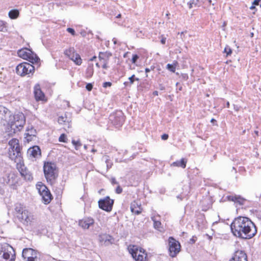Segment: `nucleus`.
Returning <instances> with one entry per match:
<instances>
[{
	"instance_id": "1",
	"label": "nucleus",
	"mask_w": 261,
	"mask_h": 261,
	"mask_svg": "<svg viewBox=\"0 0 261 261\" xmlns=\"http://www.w3.org/2000/svg\"><path fill=\"white\" fill-rule=\"evenodd\" d=\"M230 229L234 236L245 240L252 238L257 233L254 223L249 218L243 216L234 219Z\"/></svg>"
},
{
	"instance_id": "2",
	"label": "nucleus",
	"mask_w": 261,
	"mask_h": 261,
	"mask_svg": "<svg viewBox=\"0 0 261 261\" xmlns=\"http://www.w3.org/2000/svg\"><path fill=\"white\" fill-rule=\"evenodd\" d=\"M7 123V132L8 135L13 136L19 132L25 123V118L22 113L14 115L6 107L0 106V123Z\"/></svg>"
},
{
	"instance_id": "3",
	"label": "nucleus",
	"mask_w": 261,
	"mask_h": 261,
	"mask_svg": "<svg viewBox=\"0 0 261 261\" xmlns=\"http://www.w3.org/2000/svg\"><path fill=\"white\" fill-rule=\"evenodd\" d=\"M43 172L47 182L50 185H54L58 177L56 164L51 162H44Z\"/></svg>"
},
{
	"instance_id": "4",
	"label": "nucleus",
	"mask_w": 261,
	"mask_h": 261,
	"mask_svg": "<svg viewBox=\"0 0 261 261\" xmlns=\"http://www.w3.org/2000/svg\"><path fill=\"white\" fill-rule=\"evenodd\" d=\"M0 257L5 261H15V253L13 248L8 244L0 245Z\"/></svg>"
},
{
	"instance_id": "5",
	"label": "nucleus",
	"mask_w": 261,
	"mask_h": 261,
	"mask_svg": "<svg viewBox=\"0 0 261 261\" xmlns=\"http://www.w3.org/2000/svg\"><path fill=\"white\" fill-rule=\"evenodd\" d=\"M17 54L19 57L29 61L32 64L38 63L40 61V58L32 50L27 48L18 50Z\"/></svg>"
},
{
	"instance_id": "6",
	"label": "nucleus",
	"mask_w": 261,
	"mask_h": 261,
	"mask_svg": "<svg viewBox=\"0 0 261 261\" xmlns=\"http://www.w3.org/2000/svg\"><path fill=\"white\" fill-rule=\"evenodd\" d=\"M125 117L122 111H116L111 113L109 117V121L116 128L121 126L125 121Z\"/></svg>"
},
{
	"instance_id": "7",
	"label": "nucleus",
	"mask_w": 261,
	"mask_h": 261,
	"mask_svg": "<svg viewBox=\"0 0 261 261\" xmlns=\"http://www.w3.org/2000/svg\"><path fill=\"white\" fill-rule=\"evenodd\" d=\"M35 67L32 64L23 62L18 64L16 67V72L20 76H25L34 72Z\"/></svg>"
},
{
	"instance_id": "8",
	"label": "nucleus",
	"mask_w": 261,
	"mask_h": 261,
	"mask_svg": "<svg viewBox=\"0 0 261 261\" xmlns=\"http://www.w3.org/2000/svg\"><path fill=\"white\" fill-rule=\"evenodd\" d=\"M169 255L172 257H175L180 250V244L173 237L168 239Z\"/></svg>"
},
{
	"instance_id": "9",
	"label": "nucleus",
	"mask_w": 261,
	"mask_h": 261,
	"mask_svg": "<svg viewBox=\"0 0 261 261\" xmlns=\"http://www.w3.org/2000/svg\"><path fill=\"white\" fill-rule=\"evenodd\" d=\"M114 203V200L111 199L109 196L102 199H100L98 201L99 208L107 212H111Z\"/></svg>"
},
{
	"instance_id": "10",
	"label": "nucleus",
	"mask_w": 261,
	"mask_h": 261,
	"mask_svg": "<svg viewBox=\"0 0 261 261\" xmlns=\"http://www.w3.org/2000/svg\"><path fill=\"white\" fill-rule=\"evenodd\" d=\"M129 253L132 255V257L136 261H147V254L145 256L143 254L139 253L138 255V247L135 245H130L127 248Z\"/></svg>"
},
{
	"instance_id": "11",
	"label": "nucleus",
	"mask_w": 261,
	"mask_h": 261,
	"mask_svg": "<svg viewBox=\"0 0 261 261\" xmlns=\"http://www.w3.org/2000/svg\"><path fill=\"white\" fill-rule=\"evenodd\" d=\"M38 251L31 248H26L23 249L22 256L27 261H35L37 258Z\"/></svg>"
},
{
	"instance_id": "12",
	"label": "nucleus",
	"mask_w": 261,
	"mask_h": 261,
	"mask_svg": "<svg viewBox=\"0 0 261 261\" xmlns=\"http://www.w3.org/2000/svg\"><path fill=\"white\" fill-rule=\"evenodd\" d=\"M16 217L23 225L28 226L31 224L33 220V217L31 214L27 210L21 214L17 215Z\"/></svg>"
},
{
	"instance_id": "13",
	"label": "nucleus",
	"mask_w": 261,
	"mask_h": 261,
	"mask_svg": "<svg viewBox=\"0 0 261 261\" xmlns=\"http://www.w3.org/2000/svg\"><path fill=\"white\" fill-rule=\"evenodd\" d=\"M71 117L70 113H65L64 115L58 117V122L59 124L67 125V128L71 127Z\"/></svg>"
},
{
	"instance_id": "14",
	"label": "nucleus",
	"mask_w": 261,
	"mask_h": 261,
	"mask_svg": "<svg viewBox=\"0 0 261 261\" xmlns=\"http://www.w3.org/2000/svg\"><path fill=\"white\" fill-rule=\"evenodd\" d=\"M229 261H248L247 256L244 251L237 250Z\"/></svg>"
},
{
	"instance_id": "15",
	"label": "nucleus",
	"mask_w": 261,
	"mask_h": 261,
	"mask_svg": "<svg viewBox=\"0 0 261 261\" xmlns=\"http://www.w3.org/2000/svg\"><path fill=\"white\" fill-rule=\"evenodd\" d=\"M19 172L22 177L26 180L32 181L33 179L32 173L29 171L27 168L24 165H20Z\"/></svg>"
},
{
	"instance_id": "16",
	"label": "nucleus",
	"mask_w": 261,
	"mask_h": 261,
	"mask_svg": "<svg viewBox=\"0 0 261 261\" xmlns=\"http://www.w3.org/2000/svg\"><path fill=\"white\" fill-rule=\"evenodd\" d=\"M228 201H233L237 204L239 205H243L245 204L246 200L238 195H228L225 198Z\"/></svg>"
},
{
	"instance_id": "17",
	"label": "nucleus",
	"mask_w": 261,
	"mask_h": 261,
	"mask_svg": "<svg viewBox=\"0 0 261 261\" xmlns=\"http://www.w3.org/2000/svg\"><path fill=\"white\" fill-rule=\"evenodd\" d=\"M27 154L29 157L36 158L41 156V149L38 146H34L28 149Z\"/></svg>"
},
{
	"instance_id": "18",
	"label": "nucleus",
	"mask_w": 261,
	"mask_h": 261,
	"mask_svg": "<svg viewBox=\"0 0 261 261\" xmlns=\"http://www.w3.org/2000/svg\"><path fill=\"white\" fill-rule=\"evenodd\" d=\"M94 220L91 218H85L80 220L79 222V225L83 229H88L89 227L93 225Z\"/></svg>"
},
{
	"instance_id": "19",
	"label": "nucleus",
	"mask_w": 261,
	"mask_h": 261,
	"mask_svg": "<svg viewBox=\"0 0 261 261\" xmlns=\"http://www.w3.org/2000/svg\"><path fill=\"white\" fill-rule=\"evenodd\" d=\"M34 94L35 98L37 101L42 100L45 96L44 93L41 89L40 85L38 84L34 86Z\"/></svg>"
},
{
	"instance_id": "20",
	"label": "nucleus",
	"mask_w": 261,
	"mask_h": 261,
	"mask_svg": "<svg viewBox=\"0 0 261 261\" xmlns=\"http://www.w3.org/2000/svg\"><path fill=\"white\" fill-rule=\"evenodd\" d=\"M112 56L111 53L109 51L106 52H99L98 55L99 60L102 63L106 62H108L109 60V58L110 57Z\"/></svg>"
},
{
	"instance_id": "21",
	"label": "nucleus",
	"mask_w": 261,
	"mask_h": 261,
	"mask_svg": "<svg viewBox=\"0 0 261 261\" xmlns=\"http://www.w3.org/2000/svg\"><path fill=\"white\" fill-rule=\"evenodd\" d=\"M43 203L47 204L51 201L53 199V196L49 190L43 193L41 195Z\"/></svg>"
},
{
	"instance_id": "22",
	"label": "nucleus",
	"mask_w": 261,
	"mask_h": 261,
	"mask_svg": "<svg viewBox=\"0 0 261 261\" xmlns=\"http://www.w3.org/2000/svg\"><path fill=\"white\" fill-rule=\"evenodd\" d=\"M187 161L188 160L187 159L182 158L180 160H177L173 162L171 164V166L181 167L184 169L186 167Z\"/></svg>"
},
{
	"instance_id": "23",
	"label": "nucleus",
	"mask_w": 261,
	"mask_h": 261,
	"mask_svg": "<svg viewBox=\"0 0 261 261\" xmlns=\"http://www.w3.org/2000/svg\"><path fill=\"white\" fill-rule=\"evenodd\" d=\"M130 208L131 212L136 215H139L141 213L142 208L140 206H139L135 202L131 203Z\"/></svg>"
},
{
	"instance_id": "24",
	"label": "nucleus",
	"mask_w": 261,
	"mask_h": 261,
	"mask_svg": "<svg viewBox=\"0 0 261 261\" xmlns=\"http://www.w3.org/2000/svg\"><path fill=\"white\" fill-rule=\"evenodd\" d=\"M14 210L15 215L16 216H17V215H19V214H21L22 212L26 211L27 210L25 209V207L23 206V205L19 203H17L15 204Z\"/></svg>"
},
{
	"instance_id": "25",
	"label": "nucleus",
	"mask_w": 261,
	"mask_h": 261,
	"mask_svg": "<svg viewBox=\"0 0 261 261\" xmlns=\"http://www.w3.org/2000/svg\"><path fill=\"white\" fill-rule=\"evenodd\" d=\"M139 79L136 77L135 74L132 75L128 77V81L125 82L124 85L125 87H130L134 83L135 81H139Z\"/></svg>"
},
{
	"instance_id": "26",
	"label": "nucleus",
	"mask_w": 261,
	"mask_h": 261,
	"mask_svg": "<svg viewBox=\"0 0 261 261\" xmlns=\"http://www.w3.org/2000/svg\"><path fill=\"white\" fill-rule=\"evenodd\" d=\"M26 131L27 133H25V136L31 137H35L36 136V130L32 126H28Z\"/></svg>"
},
{
	"instance_id": "27",
	"label": "nucleus",
	"mask_w": 261,
	"mask_h": 261,
	"mask_svg": "<svg viewBox=\"0 0 261 261\" xmlns=\"http://www.w3.org/2000/svg\"><path fill=\"white\" fill-rule=\"evenodd\" d=\"M94 73L93 64H89L85 73V76L86 78L89 79L92 76Z\"/></svg>"
},
{
	"instance_id": "28",
	"label": "nucleus",
	"mask_w": 261,
	"mask_h": 261,
	"mask_svg": "<svg viewBox=\"0 0 261 261\" xmlns=\"http://www.w3.org/2000/svg\"><path fill=\"white\" fill-rule=\"evenodd\" d=\"M76 54L73 47H70L64 51V54L70 60H73L74 55Z\"/></svg>"
},
{
	"instance_id": "29",
	"label": "nucleus",
	"mask_w": 261,
	"mask_h": 261,
	"mask_svg": "<svg viewBox=\"0 0 261 261\" xmlns=\"http://www.w3.org/2000/svg\"><path fill=\"white\" fill-rule=\"evenodd\" d=\"M36 187L40 195L49 190L45 185L43 184H38L36 185Z\"/></svg>"
},
{
	"instance_id": "30",
	"label": "nucleus",
	"mask_w": 261,
	"mask_h": 261,
	"mask_svg": "<svg viewBox=\"0 0 261 261\" xmlns=\"http://www.w3.org/2000/svg\"><path fill=\"white\" fill-rule=\"evenodd\" d=\"M100 238L101 241H104L105 243L109 242L110 244L113 243V239L110 235L105 234L101 236Z\"/></svg>"
},
{
	"instance_id": "31",
	"label": "nucleus",
	"mask_w": 261,
	"mask_h": 261,
	"mask_svg": "<svg viewBox=\"0 0 261 261\" xmlns=\"http://www.w3.org/2000/svg\"><path fill=\"white\" fill-rule=\"evenodd\" d=\"M19 11L17 9H13L9 11V16L11 19H16L19 15Z\"/></svg>"
},
{
	"instance_id": "32",
	"label": "nucleus",
	"mask_w": 261,
	"mask_h": 261,
	"mask_svg": "<svg viewBox=\"0 0 261 261\" xmlns=\"http://www.w3.org/2000/svg\"><path fill=\"white\" fill-rule=\"evenodd\" d=\"M73 61L74 63L77 65H81L82 63V60L81 58V56L77 53L75 54L73 58Z\"/></svg>"
},
{
	"instance_id": "33",
	"label": "nucleus",
	"mask_w": 261,
	"mask_h": 261,
	"mask_svg": "<svg viewBox=\"0 0 261 261\" xmlns=\"http://www.w3.org/2000/svg\"><path fill=\"white\" fill-rule=\"evenodd\" d=\"M199 0H187V5L189 9L198 6Z\"/></svg>"
},
{
	"instance_id": "34",
	"label": "nucleus",
	"mask_w": 261,
	"mask_h": 261,
	"mask_svg": "<svg viewBox=\"0 0 261 261\" xmlns=\"http://www.w3.org/2000/svg\"><path fill=\"white\" fill-rule=\"evenodd\" d=\"M152 220L153 221V227L155 229L161 231L162 227V223L160 221L156 220L155 218L152 217Z\"/></svg>"
},
{
	"instance_id": "35",
	"label": "nucleus",
	"mask_w": 261,
	"mask_h": 261,
	"mask_svg": "<svg viewBox=\"0 0 261 261\" xmlns=\"http://www.w3.org/2000/svg\"><path fill=\"white\" fill-rule=\"evenodd\" d=\"M9 144L11 146L12 150L14 151V147L17 146V144H19V140L17 139H12L9 142Z\"/></svg>"
},
{
	"instance_id": "36",
	"label": "nucleus",
	"mask_w": 261,
	"mask_h": 261,
	"mask_svg": "<svg viewBox=\"0 0 261 261\" xmlns=\"http://www.w3.org/2000/svg\"><path fill=\"white\" fill-rule=\"evenodd\" d=\"M14 152L17 154V155H18L20 158H22V153L21 152V148L20 147L19 144H17L14 147Z\"/></svg>"
},
{
	"instance_id": "37",
	"label": "nucleus",
	"mask_w": 261,
	"mask_h": 261,
	"mask_svg": "<svg viewBox=\"0 0 261 261\" xmlns=\"http://www.w3.org/2000/svg\"><path fill=\"white\" fill-rule=\"evenodd\" d=\"M9 154L10 158L12 160H16V159L20 158L18 155H17V154L13 150L12 151L9 150Z\"/></svg>"
},
{
	"instance_id": "38",
	"label": "nucleus",
	"mask_w": 261,
	"mask_h": 261,
	"mask_svg": "<svg viewBox=\"0 0 261 261\" xmlns=\"http://www.w3.org/2000/svg\"><path fill=\"white\" fill-rule=\"evenodd\" d=\"M166 68L172 72H175L176 66L173 64H168L167 65Z\"/></svg>"
},
{
	"instance_id": "39",
	"label": "nucleus",
	"mask_w": 261,
	"mask_h": 261,
	"mask_svg": "<svg viewBox=\"0 0 261 261\" xmlns=\"http://www.w3.org/2000/svg\"><path fill=\"white\" fill-rule=\"evenodd\" d=\"M72 143L74 146L75 149L77 150L82 146V144L80 141L72 140Z\"/></svg>"
},
{
	"instance_id": "40",
	"label": "nucleus",
	"mask_w": 261,
	"mask_h": 261,
	"mask_svg": "<svg viewBox=\"0 0 261 261\" xmlns=\"http://www.w3.org/2000/svg\"><path fill=\"white\" fill-rule=\"evenodd\" d=\"M59 141L61 142L67 143V138L66 135L65 134H61L59 138Z\"/></svg>"
},
{
	"instance_id": "41",
	"label": "nucleus",
	"mask_w": 261,
	"mask_h": 261,
	"mask_svg": "<svg viewBox=\"0 0 261 261\" xmlns=\"http://www.w3.org/2000/svg\"><path fill=\"white\" fill-rule=\"evenodd\" d=\"M224 53L226 54L227 57L230 56L232 54V49L229 46L227 45L224 48Z\"/></svg>"
},
{
	"instance_id": "42",
	"label": "nucleus",
	"mask_w": 261,
	"mask_h": 261,
	"mask_svg": "<svg viewBox=\"0 0 261 261\" xmlns=\"http://www.w3.org/2000/svg\"><path fill=\"white\" fill-rule=\"evenodd\" d=\"M6 30L5 22L4 21L0 20V31L4 32Z\"/></svg>"
},
{
	"instance_id": "43",
	"label": "nucleus",
	"mask_w": 261,
	"mask_h": 261,
	"mask_svg": "<svg viewBox=\"0 0 261 261\" xmlns=\"http://www.w3.org/2000/svg\"><path fill=\"white\" fill-rule=\"evenodd\" d=\"M139 57L137 54H134L133 55L132 59V63L135 64L138 60Z\"/></svg>"
},
{
	"instance_id": "44",
	"label": "nucleus",
	"mask_w": 261,
	"mask_h": 261,
	"mask_svg": "<svg viewBox=\"0 0 261 261\" xmlns=\"http://www.w3.org/2000/svg\"><path fill=\"white\" fill-rule=\"evenodd\" d=\"M67 31L69 33L71 34L72 36H75V35H76L74 30L71 28H68L67 29Z\"/></svg>"
},
{
	"instance_id": "45",
	"label": "nucleus",
	"mask_w": 261,
	"mask_h": 261,
	"mask_svg": "<svg viewBox=\"0 0 261 261\" xmlns=\"http://www.w3.org/2000/svg\"><path fill=\"white\" fill-rule=\"evenodd\" d=\"M112 84L110 82H104L102 84V86L103 88L110 87L112 86Z\"/></svg>"
},
{
	"instance_id": "46",
	"label": "nucleus",
	"mask_w": 261,
	"mask_h": 261,
	"mask_svg": "<svg viewBox=\"0 0 261 261\" xmlns=\"http://www.w3.org/2000/svg\"><path fill=\"white\" fill-rule=\"evenodd\" d=\"M115 192L117 194H121L122 192V188L118 185L115 189Z\"/></svg>"
},
{
	"instance_id": "47",
	"label": "nucleus",
	"mask_w": 261,
	"mask_h": 261,
	"mask_svg": "<svg viewBox=\"0 0 261 261\" xmlns=\"http://www.w3.org/2000/svg\"><path fill=\"white\" fill-rule=\"evenodd\" d=\"M86 88L88 91H91L93 88L92 84L88 83L86 86Z\"/></svg>"
},
{
	"instance_id": "48",
	"label": "nucleus",
	"mask_w": 261,
	"mask_h": 261,
	"mask_svg": "<svg viewBox=\"0 0 261 261\" xmlns=\"http://www.w3.org/2000/svg\"><path fill=\"white\" fill-rule=\"evenodd\" d=\"M197 239V238L196 236H193L192 238L190 239L189 241V243L191 244H194L196 242Z\"/></svg>"
},
{
	"instance_id": "49",
	"label": "nucleus",
	"mask_w": 261,
	"mask_h": 261,
	"mask_svg": "<svg viewBox=\"0 0 261 261\" xmlns=\"http://www.w3.org/2000/svg\"><path fill=\"white\" fill-rule=\"evenodd\" d=\"M138 251H139L140 253L144 254L145 255H146V254H147L146 250L142 248L138 247Z\"/></svg>"
},
{
	"instance_id": "50",
	"label": "nucleus",
	"mask_w": 261,
	"mask_h": 261,
	"mask_svg": "<svg viewBox=\"0 0 261 261\" xmlns=\"http://www.w3.org/2000/svg\"><path fill=\"white\" fill-rule=\"evenodd\" d=\"M169 135L167 134H164L161 136V138L163 140H166L168 139Z\"/></svg>"
},
{
	"instance_id": "51",
	"label": "nucleus",
	"mask_w": 261,
	"mask_h": 261,
	"mask_svg": "<svg viewBox=\"0 0 261 261\" xmlns=\"http://www.w3.org/2000/svg\"><path fill=\"white\" fill-rule=\"evenodd\" d=\"M166 41V38L163 35L161 36V43L162 44H165Z\"/></svg>"
},
{
	"instance_id": "52",
	"label": "nucleus",
	"mask_w": 261,
	"mask_h": 261,
	"mask_svg": "<svg viewBox=\"0 0 261 261\" xmlns=\"http://www.w3.org/2000/svg\"><path fill=\"white\" fill-rule=\"evenodd\" d=\"M181 77L185 81H187L189 79V76L187 73H182L181 74Z\"/></svg>"
},
{
	"instance_id": "53",
	"label": "nucleus",
	"mask_w": 261,
	"mask_h": 261,
	"mask_svg": "<svg viewBox=\"0 0 261 261\" xmlns=\"http://www.w3.org/2000/svg\"><path fill=\"white\" fill-rule=\"evenodd\" d=\"M154 69V66H151L150 68H146L145 69V71L146 73L149 72L151 70H153Z\"/></svg>"
},
{
	"instance_id": "54",
	"label": "nucleus",
	"mask_w": 261,
	"mask_h": 261,
	"mask_svg": "<svg viewBox=\"0 0 261 261\" xmlns=\"http://www.w3.org/2000/svg\"><path fill=\"white\" fill-rule=\"evenodd\" d=\"M261 0H254L253 2V5L258 6L259 5Z\"/></svg>"
},
{
	"instance_id": "55",
	"label": "nucleus",
	"mask_w": 261,
	"mask_h": 261,
	"mask_svg": "<svg viewBox=\"0 0 261 261\" xmlns=\"http://www.w3.org/2000/svg\"><path fill=\"white\" fill-rule=\"evenodd\" d=\"M108 62H104V63H102V67L103 69H107L108 68Z\"/></svg>"
},
{
	"instance_id": "56",
	"label": "nucleus",
	"mask_w": 261,
	"mask_h": 261,
	"mask_svg": "<svg viewBox=\"0 0 261 261\" xmlns=\"http://www.w3.org/2000/svg\"><path fill=\"white\" fill-rule=\"evenodd\" d=\"M211 122L212 123H213V124L214 125H216V126H218V124L217 123V121L216 119H215L214 118H212L211 120Z\"/></svg>"
},
{
	"instance_id": "57",
	"label": "nucleus",
	"mask_w": 261,
	"mask_h": 261,
	"mask_svg": "<svg viewBox=\"0 0 261 261\" xmlns=\"http://www.w3.org/2000/svg\"><path fill=\"white\" fill-rule=\"evenodd\" d=\"M34 137H31L30 136L28 137V136H25V139H26L27 141L28 142H29L31 141H32Z\"/></svg>"
},
{
	"instance_id": "58",
	"label": "nucleus",
	"mask_w": 261,
	"mask_h": 261,
	"mask_svg": "<svg viewBox=\"0 0 261 261\" xmlns=\"http://www.w3.org/2000/svg\"><path fill=\"white\" fill-rule=\"evenodd\" d=\"M233 108L236 111L238 112L240 110V107L238 105H233Z\"/></svg>"
},
{
	"instance_id": "59",
	"label": "nucleus",
	"mask_w": 261,
	"mask_h": 261,
	"mask_svg": "<svg viewBox=\"0 0 261 261\" xmlns=\"http://www.w3.org/2000/svg\"><path fill=\"white\" fill-rule=\"evenodd\" d=\"M111 183L112 185L118 184V182L114 178L112 179Z\"/></svg>"
},
{
	"instance_id": "60",
	"label": "nucleus",
	"mask_w": 261,
	"mask_h": 261,
	"mask_svg": "<svg viewBox=\"0 0 261 261\" xmlns=\"http://www.w3.org/2000/svg\"><path fill=\"white\" fill-rule=\"evenodd\" d=\"M158 94H159V92H158V91H153V95L154 96H158Z\"/></svg>"
},
{
	"instance_id": "61",
	"label": "nucleus",
	"mask_w": 261,
	"mask_h": 261,
	"mask_svg": "<svg viewBox=\"0 0 261 261\" xmlns=\"http://www.w3.org/2000/svg\"><path fill=\"white\" fill-rule=\"evenodd\" d=\"M97 58L96 56H94L92 57L90 59V61H94Z\"/></svg>"
},
{
	"instance_id": "62",
	"label": "nucleus",
	"mask_w": 261,
	"mask_h": 261,
	"mask_svg": "<svg viewBox=\"0 0 261 261\" xmlns=\"http://www.w3.org/2000/svg\"><path fill=\"white\" fill-rule=\"evenodd\" d=\"M160 89L161 90H165V87L163 86H162V85H160Z\"/></svg>"
},
{
	"instance_id": "63",
	"label": "nucleus",
	"mask_w": 261,
	"mask_h": 261,
	"mask_svg": "<svg viewBox=\"0 0 261 261\" xmlns=\"http://www.w3.org/2000/svg\"><path fill=\"white\" fill-rule=\"evenodd\" d=\"M176 90H178V91H181L182 90V86H180L179 87H177Z\"/></svg>"
},
{
	"instance_id": "64",
	"label": "nucleus",
	"mask_w": 261,
	"mask_h": 261,
	"mask_svg": "<svg viewBox=\"0 0 261 261\" xmlns=\"http://www.w3.org/2000/svg\"><path fill=\"white\" fill-rule=\"evenodd\" d=\"M250 9L251 10L255 9V5H253V4H252V6L250 7Z\"/></svg>"
}]
</instances>
